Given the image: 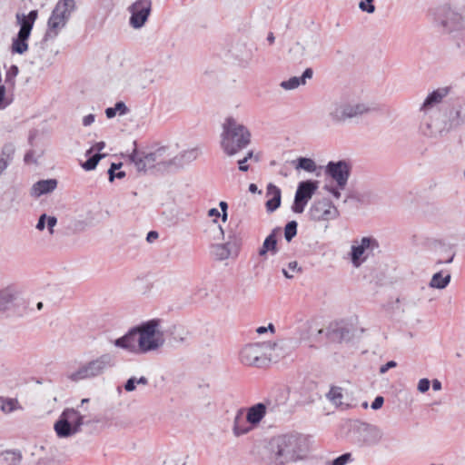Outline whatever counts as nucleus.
Returning a JSON list of instances; mask_svg holds the SVG:
<instances>
[{
	"label": "nucleus",
	"mask_w": 465,
	"mask_h": 465,
	"mask_svg": "<svg viewBox=\"0 0 465 465\" xmlns=\"http://www.w3.org/2000/svg\"><path fill=\"white\" fill-rule=\"evenodd\" d=\"M253 426L248 421L247 416L244 414V410L240 409L233 420L232 433L235 437H241L248 434L253 430Z\"/></svg>",
	"instance_id": "a211bd4d"
},
{
	"label": "nucleus",
	"mask_w": 465,
	"mask_h": 465,
	"mask_svg": "<svg viewBox=\"0 0 465 465\" xmlns=\"http://www.w3.org/2000/svg\"><path fill=\"white\" fill-rule=\"evenodd\" d=\"M396 366V362L394 361H390L386 364L382 365L380 368V372L381 374L385 373L389 369L394 368Z\"/></svg>",
	"instance_id": "864d4df0"
},
{
	"label": "nucleus",
	"mask_w": 465,
	"mask_h": 465,
	"mask_svg": "<svg viewBox=\"0 0 465 465\" xmlns=\"http://www.w3.org/2000/svg\"><path fill=\"white\" fill-rule=\"evenodd\" d=\"M351 172L350 164L345 161L329 162L325 173L336 182L340 189H344Z\"/></svg>",
	"instance_id": "2eb2a0df"
},
{
	"label": "nucleus",
	"mask_w": 465,
	"mask_h": 465,
	"mask_svg": "<svg viewBox=\"0 0 465 465\" xmlns=\"http://www.w3.org/2000/svg\"><path fill=\"white\" fill-rule=\"evenodd\" d=\"M148 384V379L144 376L131 377L125 382L124 388L127 392H132L136 390L138 385L146 386Z\"/></svg>",
	"instance_id": "f704fd0d"
},
{
	"label": "nucleus",
	"mask_w": 465,
	"mask_h": 465,
	"mask_svg": "<svg viewBox=\"0 0 465 465\" xmlns=\"http://www.w3.org/2000/svg\"><path fill=\"white\" fill-rule=\"evenodd\" d=\"M249 190H250V192H252V193H255V192L257 191V186H256L255 184L252 183V184H250V186H249Z\"/></svg>",
	"instance_id": "338daca9"
},
{
	"label": "nucleus",
	"mask_w": 465,
	"mask_h": 465,
	"mask_svg": "<svg viewBox=\"0 0 465 465\" xmlns=\"http://www.w3.org/2000/svg\"><path fill=\"white\" fill-rule=\"evenodd\" d=\"M430 386V381L427 378L420 379L418 382L417 390L420 393H425L429 391Z\"/></svg>",
	"instance_id": "49530a36"
},
{
	"label": "nucleus",
	"mask_w": 465,
	"mask_h": 465,
	"mask_svg": "<svg viewBox=\"0 0 465 465\" xmlns=\"http://www.w3.org/2000/svg\"><path fill=\"white\" fill-rule=\"evenodd\" d=\"M165 149L159 148L154 152L143 153L134 151L130 155V160L134 164L137 171H145L153 167L155 164L163 163L166 161L164 156Z\"/></svg>",
	"instance_id": "ddd939ff"
},
{
	"label": "nucleus",
	"mask_w": 465,
	"mask_h": 465,
	"mask_svg": "<svg viewBox=\"0 0 465 465\" xmlns=\"http://www.w3.org/2000/svg\"><path fill=\"white\" fill-rule=\"evenodd\" d=\"M248 161V157H244L243 159L240 160L238 162L239 169L242 172H246L248 170V165L246 164V162Z\"/></svg>",
	"instance_id": "4d7b16f0"
},
{
	"label": "nucleus",
	"mask_w": 465,
	"mask_h": 465,
	"mask_svg": "<svg viewBox=\"0 0 465 465\" xmlns=\"http://www.w3.org/2000/svg\"><path fill=\"white\" fill-rule=\"evenodd\" d=\"M121 165H122L121 163H119V164L112 163V165H111V167H110V169H109V171H108V173H109V180H110L111 182H113V181H114V175L113 174V170L119 169V168L121 167Z\"/></svg>",
	"instance_id": "6e6d98bb"
},
{
	"label": "nucleus",
	"mask_w": 465,
	"mask_h": 465,
	"mask_svg": "<svg viewBox=\"0 0 465 465\" xmlns=\"http://www.w3.org/2000/svg\"><path fill=\"white\" fill-rule=\"evenodd\" d=\"M431 384H432V389L434 391H440L441 390V382L439 380H437V379L433 380Z\"/></svg>",
	"instance_id": "052dcab7"
},
{
	"label": "nucleus",
	"mask_w": 465,
	"mask_h": 465,
	"mask_svg": "<svg viewBox=\"0 0 465 465\" xmlns=\"http://www.w3.org/2000/svg\"><path fill=\"white\" fill-rule=\"evenodd\" d=\"M19 408L18 401L15 399L0 400V409L5 413H11Z\"/></svg>",
	"instance_id": "e433bc0d"
},
{
	"label": "nucleus",
	"mask_w": 465,
	"mask_h": 465,
	"mask_svg": "<svg viewBox=\"0 0 465 465\" xmlns=\"http://www.w3.org/2000/svg\"><path fill=\"white\" fill-rule=\"evenodd\" d=\"M383 401L384 400L381 396L376 397L373 402L371 403V408L373 410H379L382 406Z\"/></svg>",
	"instance_id": "603ef678"
},
{
	"label": "nucleus",
	"mask_w": 465,
	"mask_h": 465,
	"mask_svg": "<svg viewBox=\"0 0 465 465\" xmlns=\"http://www.w3.org/2000/svg\"><path fill=\"white\" fill-rule=\"evenodd\" d=\"M462 17L450 9L440 10L436 16L437 23L445 30L452 31L461 25Z\"/></svg>",
	"instance_id": "f3484780"
},
{
	"label": "nucleus",
	"mask_w": 465,
	"mask_h": 465,
	"mask_svg": "<svg viewBox=\"0 0 465 465\" xmlns=\"http://www.w3.org/2000/svg\"><path fill=\"white\" fill-rule=\"evenodd\" d=\"M115 365V356L106 352L81 364L78 368L69 371L66 377L69 381L77 383L100 377Z\"/></svg>",
	"instance_id": "39448f33"
},
{
	"label": "nucleus",
	"mask_w": 465,
	"mask_h": 465,
	"mask_svg": "<svg viewBox=\"0 0 465 465\" xmlns=\"http://www.w3.org/2000/svg\"><path fill=\"white\" fill-rule=\"evenodd\" d=\"M199 155V149L198 148H191L186 151H184L182 154V157L186 162H191L195 160Z\"/></svg>",
	"instance_id": "c03bdc74"
},
{
	"label": "nucleus",
	"mask_w": 465,
	"mask_h": 465,
	"mask_svg": "<svg viewBox=\"0 0 465 465\" xmlns=\"http://www.w3.org/2000/svg\"><path fill=\"white\" fill-rule=\"evenodd\" d=\"M10 101L5 96V87L0 84V110L5 108Z\"/></svg>",
	"instance_id": "de8ad7c7"
},
{
	"label": "nucleus",
	"mask_w": 465,
	"mask_h": 465,
	"mask_svg": "<svg viewBox=\"0 0 465 465\" xmlns=\"http://www.w3.org/2000/svg\"><path fill=\"white\" fill-rule=\"evenodd\" d=\"M165 342L163 322L153 319L131 329L113 344L133 354H145L160 349Z\"/></svg>",
	"instance_id": "f257e3e1"
},
{
	"label": "nucleus",
	"mask_w": 465,
	"mask_h": 465,
	"mask_svg": "<svg viewBox=\"0 0 465 465\" xmlns=\"http://www.w3.org/2000/svg\"><path fill=\"white\" fill-rule=\"evenodd\" d=\"M276 244L277 241L275 238V234L274 232H272L264 240L262 246L259 251V255L265 256L268 252H272L274 253L276 252Z\"/></svg>",
	"instance_id": "7c9ffc66"
},
{
	"label": "nucleus",
	"mask_w": 465,
	"mask_h": 465,
	"mask_svg": "<svg viewBox=\"0 0 465 465\" xmlns=\"http://www.w3.org/2000/svg\"><path fill=\"white\" fill-rule=\"evenodd\" d=\"M7 167V163L5 161H4L3 159L0 160V176L2 175V173L5 172V170L6 169Z\"/></svg>",
	"instance_id": "e2e57ef3"
},
{
	"label": "nucleus",
	"mask_w": 465,
	"mask_h": 465,
	"mask_svg": "<svg viewBox=\"0 0 465 465\" xmlns=\"http://www.w3.org/2000/svg\"><path fill=\"white\" fill-rule=\"evenodd\" d=\"M95 120V115L93 114H90L88 115H85L84 118H83V125L84 126H89L91 125Z\"/></svg>",
	"instance_id": "3c124183"
},
{
	"label": "nucleus",
	"mask_w": 465,
	"mask_h": 465,
	"mask_svg": "<svg viewBox=\"0 0 465 465\" xmlns=\"http://www.w3.org/2000/svg\"><path fill=\"white\" fill-rule=\"evenodd\" d=\"M57 186L55 179L41 180L35 183L31 188V195L33 197H40L43 194L53 192Z\"/></svg>",
	"instance_id": "393cba45"
},
{
	"label": "nucleus",
	"mask_w": 465,
	"mask_h": 465,
	"mask_svg": "<svg viewBox=\"0 0 465 465\" xmlns=\"http://www.w3.org/2000/svg\"><path fill=\"white\" fill-rule=\"evenodd\" d=\"M282 272L286 278L292 279L296 273L302 272V268L296 261H293L289 262L286 268H282Z\"/></svg>",
	"instance_id": "4c0bfd02"
},
{
	"label": "nucleus",
	"mask_w": 465,
	"mask_h": 465,
	"mask_svg": "<svg viewBox=\"0 0 465 465\" xmlns=\"http://www.w3.org/2000/svg\"><path fill=\"white\" fill-rule=\"evenodd\" d=\"M278 347L277 343L271 342L248 344L242 349L240 361L245 365L262 367L280 357V354L272 353Z\"/></svg>",
	"instance_id": "0eeeda50"
},
{
	"label": "nucleus",
	"mask_w": 465,
	"mask_h": 465,
	"mask_svg": "<svg viewBox=\"0 0 465 465\" xmlns=\"http://www.w3.org/2000/svg\"><path fill=\"white\" fill-rule=\"evenodd\" d=\"M188 457L183 454H177L173 456L170 460L166 463V465H186Z\"/></svg>",
	"instance_id": "37998d69"
},
{
	"label": "nucleus",
	"mask_w": 465,
	"mask_h": 465,
	"mask_svg": "<svg viewBox=\"0 0 465 465\" xmlns=\"http://www.w3.org/2000/svg\"><path fill=\"white\" fill-rule=\"evenodd\" d=\"M266 209L269 213L274 212L281 204V190L270 183L266 190Z\"/></svg>",
	"instance_id": "a878e982"
},
{
	"label": "nucleus",
	"mask_w": 465,
	"mask_h": 465,
	"mask_svg": "<svg viewBox=\"0 0 465 465\" xmlns=\"http://www.w3.org/2000/svg\"><path fill=\"white\" fill-rule=\"evenodd\" d=\"M354 460L352 454L348 452L344 453L331 460H327L325 465H347Z\"/></svg>",
	"instance_id": "58836bf2"
},
{
	"label": "nucleus",
	"mask_w": 465,
	"mask_h": 465,
	"mask_svg": "<svg viewBox=\"0 0 465 465\" xmlns=\"http://www.w3.org/2000/svg\"><path fill=\"white\" fill-rule=\"evenodd\" d=\"M447 91L446 89H438L430 93L426 99L424 100L421 107L420 113L424 114V112H431L434 111L433 107L439 104L442 99L446 96Z\"/></svg>",
	"instance_id": "b1692460"
},
{
	"label": "nucleus",
	"mask_w": 465,
	"mask_h": 465,
	"mask_svg": "<svg viewBox=\"0 0 465 465\" xmlns=\"http://www.w3.org/2000/svg\"><path fill=\"white\" fill-rule=\"evenodd\" d=\"M51 460H47V458L41 459L37 465H49Z\"/></svg>",
	"instance_id": "0e129e2a"
},
{
	"label": "nucleus",
	"mask_w": 465,
	"mask_h": 465,
	"mask_svg": "<svg viewBox=\"0 0 465 465\" xmlns=\"http://www.w3.org/2000/svg\"><path fill=\"white\" fill-rule=\"evenodd\" d=\"M318 181L307 180L299 183L292 210L295 213H303L307 203L312 198L319 187Z\"/></svg>",
	"instance_id": "f8f14e48"
},
{
	"label": "nucleus",
	"mask_w": 465,
	"mask_h": 465,
	"mask_svg": "<svg viewBox=\"0 0 465 465\" xmlns=\"http://www.w3.org/2000/svg\"><path fill=\"white\" fill-rule=\"evenodd\" d=\"M297 233V223L292 221L288 223L284 229L285 239L290 242Z\"/></svg>",
	"instance_id": "a19ab883"
},
{
	"label": "nucleus",
	"mask_w": 465,
	"mask_h": 465,
	"mask_svg": "<svg viewBox=\"0 0 465 465\" xmlns=\"http://www.w3.org/2000/svg\"><path fill=\"white\" fill-rule=\"evenodd\" d=\"M151 6L150 0H137L129 7L131 13L130 25L132 27L138 29L143 26L150 15Z\"/></svg>",
	"instance_id": "dca6fc26"
},
{
	"label": "nucleus",
	"mask_w": 465,
	"mask_h": 465,
	"mask_svg": "<svg viewBox=\"0 0 465 465\" xmlns=\"http://www.w3.org/2000/svg\"><path fill=\"white\" fill-rule=\"evenodd\" d=\"M251 143L249 129L235 118L228 117L223 124L221 147L229 156L236 154Z\"/></svg>",
	"instance_id": "7ed1b4c3"
},
{
	"label": "nucleus",
	"mask_w": 465,
	"mask_h": 465,
	"mask_svg": "<svg viewBox=\"0 0 465 465\" xmlns=\"http://www.w3.org/2000/svg\"><path fill=\"white\" fill-rule=\"evenodd\" d=\"M267 40H268L271 44H272V43L274 42V36H273V35H272V33H271V34H269V35H268V37H267Z\"/></svg>",
	"instance_id": "774afa93"
},
{
	"label": "nucleus",
	"mask_w": 465,
	"mask_h": 465,
	"mask_svg": "<svg viewBox=\"0 0 465 465\" xmlns=\"http://www.w3.org/2000/svg\"><path fill=\"white\" fill-rule=\"evenodd\" d=\"M37 16L38 13L36 10L31 11L28 15L16 14L15 18L17 24L20 25V30L16 38H15L12 43L13 53L22 54L28 50L27 40Z\"/></svg>",
	"instance_id": "9d476101"
},
{
	"label": "nucleus",
	"mask_w": 465,
	"mask_h": 465,
	"mask_svg": "<svg viewBox=\"0 0 465 465\" xmlns=\"http://www.w3.org/2000/svg\"><path fill=\"white\" fill-rule=\"evenodd\" d=\"M104 157V154H94L91 158H89L86 162L82 163V167L86 171H91L95 169L99 161Z\"/></svg>",
	"instance_id": "ea45409f"
},
{
	"label": "nucleus",
	"mask_w": 465,
	"mask_h": 465,
	"mask_svg": "<svg viewBox=\"0 0 465 465\" xmlns=\"http://www.w3.org/2000/svg\"><path fill=\"white\" fill-rule=\"evenodd\" d=\"M433 247L436 251L444 252L446 253V257L440 259L438 262L439 263L452 262L455 253L451 252V250L449 246H445V245L441 244L440 242L435 240L433 242Z\"/></svg>",
	"instance_id": "473e14b6"
},
{
	"label": "nucleus",
	"mask_w": 465,
	"mask_h": 465,
	"mask_svg": "<svg viewBox=\"0 0 465 465\" xmlns=\"http://www.w3.org/2000/svg\"><path fill=\"white\" fill-rule=\"evenodd\" d=\"M373 0H365L361 1L359 4V7L361 10L367 12L369 14H372L375 11V6L372 5Z\"/></svg>",
	"instance_id": "a18cd8bd"
},
{
	"label": "nucleus",
	"mask_w": 465,
	"mask_h": 465,
	"mask_svg": "<svg viewBox=\"0 0 465 465\" xmlns=\"http://www.w3.org/2000/svg\"><path fill=\"white\" fill-rule=\"evenodd\" d=\"M378 247L375 238L368 236L352 241L350 258L354 267H360Z\"/></svg>",
	"instance_id": "9b49d317"
},
{
	"label": "nucleus",
	"mask_w": 465,
	"mask_h": 465,
	"mask_svg": "<svg viewBox=\"0 0 465 465\" xmlns=\"http://www.w3.org/2000/svg\"><path fill=\"white\" fill-rule=\"evenodd\" d=\"M220 215H221L220 212H219L217 209H215V208H212V209H210V210L208 211V216H210V217H215V218H217V217H219Z\"/></svg>",
	"instance_id": "bf43d9fd"
},
{
	"label": "nucleus",
	"mask_w": 465,
	"mask_h": 465,
	"mask_svg": "<svg viewBox=\"0 0 465 465\" xmlns=\"http://www.w3.org/2000/svg\"><path fill=\"white\" fill-rule=\"evenodd\" d=\"M419 129L426 137L439 138L446 135L454 128L447 114H442L439 111H425L420 115Z\"/></svg>",
	"instance_id": "6e6552de"
},
{
	"label": "nucleus",
	"mask_w": 465,
	"mask_h": 465,
	"mask_svg": "<svg viewBox=\"0 0 465 465\" xmlns=\"http://www.w3.org/2000/svg\"><path fill=\"white\" fill-rule=\"evenodd\" d=\"M312 77V70L311 68H307L302 76H292L288 80L282 81L280 83V86L285 91H292L297 89L301 85H304L306 84L307 79H311Z\"/></svg>",
	"instance_id": "4be33fe9"
},
{
	"label": "nucleus",
	"mask_w": 465,
	"mask_h": 465,
	"mask_svg": "<svg viewBox=\"0 0 465 465\" xmlns=\"http://www.w3.org/2000/svg\"><path fill=\"white\" fill-rule=\"evenodd\" d=\"M219 206L222 210V220H223V222L225 223L228 218V213H227L228 204L226 202L222 201V202H220Z\"/></svg>",
	"instance_id": "8fccbe9b"
},
{
	"label": "nucleus",
	"mask_w": 465,
	"mask_h": 465,
	"mask_svg": "<svg viewBox=\"0 0 465 465\" xmlns=\"http://www.w3.org/2000/svg\"><path fill=\"white\" fill-rule=\"evenodd\" d=\"M371 111L368 103L349 99L332 101L327 108V119L332 124H343L348 120L361 116Z\"/></svg>",
	"instance_id": "20e7f679"
},
{
	"label": "nucleus",
	"mask_w": 465,
	"mask_h": 465,
	"mask_svg": "<svg viewBox=\"0 0 465 465\" xmlns=\"http://www.w3.org/2000/svg\"><path fill=\"white\" fill-rule=\"evenodd\" d=\"M359 431L361 440L367 445L378 444L383 437L382 430L372 425H363Z\"/></svg>",
	"instance_id": "6ab92c4d"
},
{
	"label": "nucleus",
	"mask_w": 465,
	"mask_h": 465,
	"mask_svg": "<svg viewBox=\"0 0 465 465\" xmlns=\"http://www.w3.org/2000/svg\"><path fill=\"white\" fill-rule=\"evenodd\" d=\"M325 189L330 192L334 198L336 199H339L341 197V192H340V188L337 186V188H334V187H329V186H325Z\"/></svg>",
	"instance_id": "5fc2aeb1"
},
{
	"label": "nucleus",
	"mask_w": 465,
	"mask_h": 465,
	"mask_svg": "<svg viewBox=\"0 0 465 465\" xmlns=\"http://www.w3.org/2000/svg\"><path fill=\"white\" fill-rule=\"evenodd\" d=\"M266 331H267V328H266V327H259V328L257 329V332H258L259 334L264 333V332H266Z\"/></svg>",
	"instance_id": "69168bd1"
},
{
	"label": "nucleus",
	"mask_w": 465,
	"mask_h": 465,
	"mask_svg": "<svg viewBox=\"0 0 465 465\" xmlns=\"http://www.w3.org/2000/svg\"><path fill=\"white\" fill-rule=\"evenodd\" d=\"M295 169H302L308 173H313L316 171L317 165L316 163L311 158L300 157L296 161Z\"/></svg>",
	"instance_id": "72a5a7b5"
},
{
	"label": "nucleus",
	"mask_w": 465,
	"mask_h": 465,
	"mask_svg": "<svg viewBox=\"0 0 465 465\" xmlns=\"http://www.w3.org/2000/svg\"><path fill=\"white\" fill-rule=\"evenodd\" d=\"M450 282V274H446L445 276L442 272H437L433 274L430 286L435 289H444Z\"/></svg>",
	"instance_id": "c756f323"
},
{
	"label": "nucleus",
	"mask_w": 465,
	"mask_h": 465,
	"mask_svg": "<svg viewBox=\"0 0 465 465\" xmlns=\"http://www.w3.org/2000/svg\"><path fill=\"white\" fill-rule=\"evenodd\" d=\"M56 223L57 219L54 216H47L45 213H44L39 217L35 227L38 231H43L45 227V224H47L50 234H53L54 227L56 225Z\"/></svg>",
	"instance_id": "c85d7f7f"
},
{
	"label": "nucleus",
	"mask_w": 465,
	"mask_h": 465,
	"mask_svg": "<svg viewBox=\"0 0 465 465\" xmlns=\"http://www.w3.org/2000/svg\"><path fill=\"white\" fill-rule=\"evenodd\" d=\"M327 398L331 402L336 406H340L343 403V393L341 387H331L327 393Z\"/></svg>",
	"instance_id": "c9c22d12"
},
{
	"label": "nucleus",
	"mask_w": 465,
	"mask_h": 465,
	"mask_svg": "<svg viewBox=\"0 0 465 465\" xmlns=\"http://www.w3.org/2000/svg\"><path fill=\"white\" fill-rule=\"evenodd\" d=\"M21 459L20 452L7 450L0 455V465H19Z\"/></svg>",
	"instance_id": "cd10ccee"
},
{
	"label": "nucleus",
	"mask_w": 465,
	"mask_h": 465,
	"mask_svg": "<svg viewBox=\"0 0 465 465\" xmlns=\"http://www.w3.org/2000/svg\"><path fill=\"white\" fill-rule=\"evenodd\" d=\"M19 297V292L14 289L6 288L0 291V312L8 308V306L16 301Z\"/></svg>",
	"instance_id": "bb28decb"
},
{
	"label": "nucleus",
	"mask_w": 465,
	"mask_h": 465,
	"mask_svg": "<svg viewBox=\"0 0 465 465\" xmlns=\"http://www.w3.org/2000/svg\"><path fill=\"white\" fill-rule=\"evenodd\" d=\"M266 411V405L260 402L244 410V414L247 416L248 421L253 426V428H256L265 417Z\"/></svg>",
	"instance_id": "aec40b11"
},
{
	"label": "nucleus",
	"mask_w": 465,
	"mask_h": 465,
	"mask_svg": "<svg viewBox=\"0 0 465 465\" xmlns=\"http://www.w3.org/2000/svg\"><path fill=\"white\" fill-rule=\"evenodd\" d=\"M83 415L77 409L66 408L54 424V430L60 439L74 437L82 430L84 421Z\"/></svg>",
	"instance_id": "1a4fd4ad"
},
{
	"label": "nucleus",
	"mask_w": 465,
	"mask_h": 465,
	"mask_svg": "<svg viewBox=\"0 0 465 465\" xmlns=\"http://www.w3.org/2000/svg\"><path fill=\"white\" fill-rule=\"evenodd\" d=\"M74 0H60L56 3L47 21V27L43 41L53 40L66 26L75 10Z\"/></svg>",
	"instance_id": "423d86ee"
},
{
	"label": "nucleus",
	"mask_w": 465,
	"mask_h": 465,
	"mask_svg": "<svg viewBox=\"0 0 465 465\" xmlns=\"http://www.w3.org/2000/svg\"><path fill=\"white\" fill-rule=\"evenodd\" d=\"M310 218L316 222L334 220L339 216L337 208L328 200L322 199L312 203L309 210Z\"/></svg>",
	"instance_id": "4468645a"
},
{
	"label": "nucleus",
	"mask_w": 465,
	"mask_h": 465,
	"mask_svg": "<svg viewBox=\"0 0 465 465\" xmlns=\"http://www.w3.org/2000/svg\"><path fill=\"white\" fill-rule=\"evenodd\" d=\"M447 115L453 128L465 124V101L454 104Z\"/></svg>",
	"instance_id": "5701e85b"
},
{
	"label": "nucleus",
	"mask_w": 465,
	"mask_h": 465,
	"mask_svg": "<svg viewBox=\"0 0 465 465\" xmlns=\"http://www.w3.org/2000/svg\"><path fill=\"white\" fill-rule=\"evenodd\" d=\"M306 439L299 434H282L272 438L262 452L267 465H289L303 460L308 455Z\"/></svg>",
	"instance_id": "f03ea898"
},
{
	"label": "nucleus",
	"mask_w": 465,
	"mask_h": 465,
	"mask_svg": "<svg viewBox=\"0 0 465 465\" xmlns=\"http://www.w3.org/2000/svg\"><path fill=\"white\" fill-rule=\"evenodd\" d=\"M211 254L216 261L222 262L229 258H235L238 252L232 249L230 243H217L212 245Z\"/></svg>",
	"instance_id": "412c9836"
},
{
	"label": "nucleus",
	"mask_w": 465,
	"mask_h": 465,
	"mask_svg": "<svg viewBox=\"0 0 465 465\" xmlns=\"http://www.w3.org/2000/svg\"><path fill=\"white\" fill-rule=\"evenodd\" d=\"M158 238V233L156 232H150L148 234H147V240L149 242L153 241V240H155Z\"/></svg>",
	"instance_id": "680f3d73"
},
{
	"label": "nucleus",
	"mask_w": 465,
	"mask_h": 465,
	"mask_svg": "<svg viewBox=\"0 0 465 465\" xmlns=\"http://www.w3.org/2000/svg\"><path fill=\"white\" fill-rule=\"evenodd\" d=\"M151 72L143 71L137 74L135 80L137 84H140V85L144 88L148 84L153 82L151 79Z\"/></svg>",
	"instance_id": "79ce46f5"
},
{
	"label": "nucleus",
	"mask_w": 465,
	"mask_h": 465,
	"mask_svg": "<svg viewBox=\"0 0 465 465\" xmlns=\"http://www.w3.org/2000/svg\"><path fill=\"white\" fill-rule=\"evenodd\" d=\"M18 74V67L16 65H12L8 72L6 73V81H13L14 78Z\"/></svg>",
	"instance_id": "09e8293b"
},
{
	"label": "nucleus",
	"mask_w": 465,
	"mask_h": 465,
	"mask_svg": "<svg viewBox=\"0 0 465 465\" xmlns=\"http://www.w3.org/2000/svg\"><path fill=\"white\" fill-rule=\"evenodd\" d=\"M105 146V143L104 142H99V143H96L93 148H91L88 152H87V154L91 153L93 150H96L98 152L102 151Z\"/></svg>",
	"instance_id": "13d9d810"
},
{
	"label": "nucleus",
	"mask_w": 465,
	"mask_h": 465,
	"mask_svg": "<svg viewBox=\"0 0 465 465\" xmlns=\"http://www.w3.org/2000/svg\"><path fill=\"white\" fill-rule=\"evenodd\" d=\"M129 112L128 107L126 104L120 101L117 102L114 107H108L105 109V115L107 118L111 119L114 118L116 114L119 115H124Z\"/></svg>",
	"instance_id": "2f4dec72"
}]
</instances>
